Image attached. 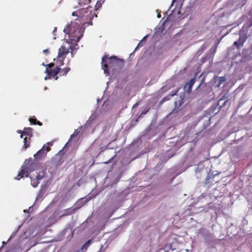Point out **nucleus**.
Returning <instances> with one entry per match:
<instances>
[{
	"instance_id": "11",
	"label": "nucleus",
	"mask_w": 252,
	"mask_h": 252,
	"mask_svg": "<svg viewBox=\"0 0 252 252\" xmlns=\"http://www.w3.org/2000/svg\"><path fill=\"white\" fill-rule=\"evenodd\" d=\"M72 41H73L69 40V39L66 40V43H67L68 44L70 45L69 48H68V49L69 50H71L70 53L71 54L72 57H73L72 50L74 49H77L78 48V45L77 43H75V44L72 43Z\"/></svg>"
},
{
	"instance_id": "27",
	"label": "nucleus",
	"mask_w": 252,
	"mask_h": 252,
	"mask_svg": "<svg viewBox=\"0 0 252 252\" xmlns=\"http://www.w3.org/2000/svg\"><path fill=\"white\" fill-rule=\"evenodd\" d=\"M72 15V16H77L79 17V10L73 12Z\"/></svg>"
},
{
	"instance_id": "5",
	"label": "nucleus",
	"mask_w": 252,
	"mask_h": 252,
	"mask_svg": "<svg viewBox=\"0 0 252 252\" xmlns=\"http://www.w3.org/2000/svg\"><path fill=\"white\" fill-rule=\"evenodd\" d=\"M69 53V49L68 48H66L65 45H62L59 49L57 58L59 59L63 57V59H64L66 55Z\"/></svg>"
},
{
	"instance_id": "22",
	"label": "nucleus",
	"mask_w": 252,
	"mask_h": 252,
	"mask_svg": "<svg viewBox=\"0 0 252 252\" xmlns=\"http://www.w3.org/2000/svg\"><path fill=\"white\" fill-rule=\"evenodd\" d=\"M91 241L92 240H88L87 242H86L84 245H83L82 246V249H87V248L90 246V245L91 244Z\"/></svg>"
},
{
	"instance_id": "12",
	"label": "nucleus",
	"mask_w": 252,
	"mask_h": 252,
	"mask_svg": "<svg viewBox=\"0 0 252 252\" xmlns=\"http://www.w3.org/2000/svg\"><path fill=\"white\" fill-rule=\"evenodd\" d=\"M195 83V79L194 78H192L190 79L189 82L187 83V84L185 86V88H187V92L188 93H190L192 90V86L194 85Z\"/></svg>"
},
{
	"instance_id": "6",
	"label": "nucleus",
	"mask_w": 252,
	"mask_h": 252,
	"mask_svg": "<svg viewBox=\"0 0 252 252\" xmlns=\"http://www.w3.org/2000/svg\"><path fill=\"white\" fill-rule=\"evenodd\" d=\"M46 145H44L42 148L39 150L34 155V160H38L41 159L46 154L45 152V147Z\"/></svg>"
},
{
	"instance_id": "32",
	"label": "nucleus",
	"mask_w": 252,
	"mask_h": 252,
	"mask_svg": "<svg viewBox=\"0 0 252 252\" xmlns=\"http://www.w3.org/2000/svg\"><path fill=\"white\" fill-rule=\"evenodd\" d=\"M225 97H224V96H222V97H221V99H220V100H219V103H220V101H221V100H223V99H225Z\"/></svg>"
},
{
	"instance_id": "39",
	"label": "nucleus",
	"mask_w": 252,
	"mask_h": 252,
	"mask_svg": "<svg viewBox=\"0 0 252 252\" xmlns=\"http://www.w3.org/2000/svg\"><path fill=\"white\" fill-rule=\"evenodd\" d=\"M175 0H173V1H172V3H173V2H174Z\"/></svg>"
},
{
	"instance_id": "14",
	"label": "nucleus",
	"mask_w": 252,
	"mask_h": 252,
	"mask_svg": "<svg viewBox=\"0 0 252 252\" xmlns=\"http://www.w3.org/2000/svg\"><path fill=\"white\" fill-rule=\"evenodd\" d=\"M31 140L28 139V137H25L24 138V147L23 148L26 150L30 146Z\"/></svg>"
},
{
	"instance_id": "23",
	"label": "nucleus",
	"mask_w": 252,
	"mask_h": 252,
	"mask_svg": "<svg viewBox=\"0 0 252 252\" xmlns=\"http://www.w3.org/2000/svg\"><path fill=\"white\" fill-rule=\"evenodd\" d=\"M46 145V147H45V152L47 153V152L49 151L50 150V146L52 145L50 142H48Z\"/></svg>"
},
{
	"instance_id": "3",
	"label": "nucleus",
	"mask_w": 252,
	"mask_h": 252,
	"mask_svg": "<svg viewBox=\"0 0 252 252\" xmlns=\"http://www.w3.org/2000/svg\"><path fill=\"white\" fill-rule=\"evenodd\" d=\"M123 62L124 60L120 59L115 56L109 58L107 55H105L102 58V68L104 70V73L108 74L109 73L108 67L117 66L120 63H123Z\"/></svg>"
},
{
	"instance_id": "30",
	"label": "nucleus",
	"mask_w": 252,
	"mask_h": 252,
	"mask_svg": "<svg viewBox=\"0 0 252 252\" xmlns=\"http://www.w3.org/2000/svg\"><path fill=\"white\" fill-rule=\"evenodd\" d=\"M52 77H53V78L55 79V80H57L58 79V76H57V75H56V76L55 75H53L52 76H51Z\"/></svg>"
},
{
	"instance_id": "16",
	"label": "nucleus",
	"mask_w": 252,
	"mask_h": 252,
	"mask_svg": "<svg viewBox=\"0 0 252 252\" xmlns=\"http://www.w3.org/2000/svg\"><path fill=\"white\" fill-rule=\"evenodd\" d=\"M31 179L32 186L34 188L36 187L39 183V180L36 178L35 179H32V178H31Z\"/></svg>"
},
{
	"instance_id": "25",
	"label": "nucleus",
	"mask_w": 252,
	"mask_h": 252,
	"mask_svg": "<svg viewBox=\"0 0 252 252\" xmlns=\"http://www.w3.org/2000/svg\"><path fill=\"white\" fill-rule=\"evenodd\" d=\"M79 133V131H78V129L75 130L74 133L71 135L70 139L72 138L74 136L77 135Z\"/></svg>"
},
{
	"instance_id": "8",
	"label": "nucleus",
	"mask_w": 252,
	"mask_h": 252,
	"mask_svg": "<svg viewBox=\"0 0 252 252\" xmlns=\"http://www.w3.org/2000/svg\"><path fill=\"white\" fill-rule=\"evenodd\" d=\"M77 209V208H72L66 209L63 211V214L60 216V218L71 215L74 214Z\"/></svg>"
},
{
	"instance_id": "28",
	"label": "nucleus",
	"mask_w": 252,
	"mask_h": 252,
	"mask_svg": "<svg viewBox=\"0 0 252 252\" xmlns=\"http://www.w3.org/2000/svg\"><path fill=\"white\" fill-rule=\"evenodd\" d=\"M211 177L210 175H208L206 178V184L209 183V180H210Z\"/></svg>"
},
{
	"instance_id": "33",
	"label": "nucleus",
	"mask_w": 252,
	"mask_h": 252,
	"mask_svg": "<svg viewBox=\"0 0 252 252\" xmlns=\"http://www.w3.org/2000/svg\"><path fill=\"white\" fill-rule=\"evenodd\" d=\"M56 31H57V28H56V27H55V28H54V31H53V33H54L55 32H56Z\"/></svg>"
},
{
	"instance_id": "21",
	"label": "nucleus",
	"mask_w": 252,
	"mask_h": 252,
	"mask_svg": "<svg viewBox=\"0 0 252 252\" xmlns=\"http://www.w3.org/2000/svg\"><path fill=\"white\" fill-rule=\"evenodd\" d=\"M45 175V172H39L38 175L36 176V178L38 179V180L41 179L44 177Z\"/></svg>"
},
{
	"instance_id": "2",
	"label": "nucleus",
	"mask_w": 252,
	"mask_h": 252,
	"mask_svg": "<svg viewBox=\"0 0 252 252\" xmlns=\"http://www.w3.org/2000/svg\"><path fill=\"white\" fill-rule=\"evenodd\" d=\"M36 166L37 163L35 160L32 161L31 158L26 159L21 167V170L19 171L17 176L15 177V179L19 180L20 179L23 178L24 176L26 177H28L30 173L35 170Z\"/></svg>"
},
{
	"instance_id": "37",
	"label": "nucleus",
	"mask_w": 252,
	"mask_h": 252,
	"mask_svg": "<svg viewBox=\"0 0 252 252\" xmlns=\"http://www.w3.org/2000/svg\"><path fill=\"white\" fill-rule=\"evenodd\" d=\"M217 48V45H216V48L215 49V52L216 51Z\"/></svg>"
},
{
	"instance_id": "26",
	"label": "nucleus",
	"mask_w": 252,
	"mask_h": 252,
	"mask_svg": "<svg viewBox=\"0 0 252 252\" xmlns=\"http://www.w3.org/2000/svg\"><path fill=\"white\" fill-rule=\"evenodd\" d=\"M54 66V63H51L46 65V68H48L49 69H52V68Z\"/></svg>"
},
{
	"instance_id": "34",
	"label": "nucleus",
	"mask_w": 252,
	"mask_h": 252,
	"mask_svg": "<svg viewBox=\"0 0 252 252\" xmlns=\"http://www.w3.org/2000/svg\"><path fill=\"white\" fill-rule=\"evenodd\" d=\"M226 102H227V100H226V101L224 102V103L222 104V106H221L220 107H222V106H223L225 104V103H226Z\"/></svg>"
},
{
	"instance_id": "20",
	"label": "nucleus",
	"mask_w": 252,
	"mask_h": 252,
	"mask_svg": "<svg viewBox=\"0 0 252 252\" xmlns=\"http://www.w3.org/2000/svg\"><path fill=\"white\" fill-rule=\"evenodd\" d=\"M146 36H144L143 38L138 43L136 48H135V50H136L138 48L143 46L145 44L146 42L145 39L146 38Z\"/></svg>"
},
{
	"instance_id": "9",
	"label": "nucleus",
	"mask_w": 252,
	"mask_h": 252,
	"mask_svg": "<svg viewBox=\"0 0 252 252\" xmlns=\"http://www.w3.org/2000/svg\"><path fill=\"white\" fill-rule=\"evenodd\" d=\"M90 15V13L86 8H82L79 9V18L83 19L84 17H87Z\"/></svg>"
},
{
	"instance_id": "36",
	"label": "nucleus",
	"mask_w": 252,
	"mask_h": 252,
	"mask_svg": "<svg viewBox=\"0 0 252 252\" xmlns=\"http://www.w3.org/2000/svg\"><path fill=\"white\" fill-rule=\"evenodd\" d=\"M158 18H160V14H158Z\"/></svg>"
},
{
	"instance_id": "24",
	"label": "nucleus",
	"mask_w": 252,
	"mask_h": 252,
	"mask_svg": "<svg viewBox=\"0 0 252 252\" xmlns=\"http://www.w3.org/2000/svg\"><path fill=\"white\" fill-rule=\"evenodd\" d=\"M150 108H148L144 110L142 113H141L140 115L139 116V117H141L143 115L146 114L147 112H149Z\"/></svg>"
},
{
	"instance_id": "18",
	"label": "nucleus",
	"mask_w": 252,
	"mask_h": 252,
	"mask_svg": "<svg viewBox=\"0 0 252 252\" xmlns=\"http://www.w3.org/2000/svg\"><path fill=\"white\" fill-rule=\"evenodd\" d=\"M248 35L246 33H242L241 31L240 32L239 38L243 40L245 43L248 38Z\"/></svg>"
},
{
	"instance_id": "35",
	"label": "nucleus",
	"mask_w": 252,
	"mask_h": 252,
	"mask_svg": "<svg viewBox=\"0 0 252 252\" xmlns=\"http://www.w3.org/2000/svg\"><path fill=\"white\" fill-rule=\"evenodd\" d=\"M42 65H43V66H46L47 64H45L44 63H43Z\"/></svg>"
},
{
	"instance_id": "13",
	"label": "nucleus",
	"mask_w": 252,
	"mask_h": 252,
	"mask_svg": "<svg viewBox=\"0 0 252 252\" xmlns=\"http://www.w3.org/2000/svg\"><path fill=\"white\" fill-rule=\"evenodd\" d=\"M244 42L240 38L238 41H236L233 43V45L237 47V48L240 49L244 45Z\"/></svg>"
},
{
	"instance_id": "1",
	"label": "nucleus",
	"mask_w": 252,
	"mask_h": 252,
	"mask_svg": "<svg viewBox=\"0 0 252 252\" xmlns=\"http://www.w3.org/2000/svg\"><path fill=\"white\" fill-rule=\"evenodd\" d=\"M84 23L78 24L77 22H71L70 25L66 26L63 32L68 35L69 39L78 42L83 35L85 29L83 28Z\"/></svg>"
},
{
	"instance_id": "15",
	"label": "nucleus",
	"mask_w": 252,
	"mask_h": 252,
	"mask_svg": "<svg viewBox=\"0 0 252 252\" xmlns=\"http://www.w3.org/2000/svg\"><path fill=\"white\" fill-rule=\"evenodd\" d=\"M29 121L33 125H37L40 126L42 125V123H41L39 121H37L36 118H35L34 117H33L32 118H30L29 119Z\"/></svg>"
},
{
	"instance_id": "10",
	"label": "nucleus",
	"mask_w": 252,
	"mask_h": 252,
	"mask_svg": "<svg viewBox=\"0 0 252 252\" xmlns=\"http://www.w3.org/2000/svg\"><path fill=\"white\" fill-rule=\"evenodd\" d=\"M225 81L226 78L225 76L217 77L215 78V83L216 87H219L222 84V83L224 82Z\"/></svg>"
},
{
	"instance_id": "19",
	"label": "nucleus",
	"mask_w": 252,
	"mask_h": 252,
	"mask_svg": "<svg viewBox=\"0 0 252 252\" xmlns=\"http://www.w3.org/2000/svg\"><path fill=\"white\" fill-rule=\"evenodd\" d=\"M105 0H97L95 5V9L96 10H98L100 7H101V5L105 1Z\"/></svg>"
},
{
	"instance_id": "38",
	"label": "nucleus",
	"mask_w": 252,
	"mask_h": 252,
	"mask_svg": "<svg viewBox=\"0 0 252 252\" xmlns=\"http://www.w3.org/2000/svg\"><path fill=\"white\" fill-rule=\"evenodd\" d=\"M175 94H171V96H173V95H175Z\"/></svg>"
},
{
	"instance_id": "7",
	"label": "nucleus",
	"mask_w": 252,
	"mask_h": 252,
	"mask_svg": "<svg viewBox=\"0 0 252 252\" xmlns=\"http://www.w3.org/2000/svg\"><path fill=\"white\" fill-rule=\"evenodd\" d=\"M61 69V68L59 66H57L53 69L46 68L45 72L49 76H52L53 75H55L56 76L58 73H60Z\"/></svg>"
},
{
	"instance_id": "29",
	"label": "nucleus",
	"mask_w": 252,
	"mask_h": 252,
	"mask_svg": "<svg viewBox=\"0 0 252 252\" xmlns=\"http://www.w3.org/2000/svg\"><path fill=\"white\" fill-rule=\"evenodd\" d=\"M43 52L44 54L47 55L49 53V51L48 49H45V50H43Z\"/></svg>"
},
{
	"instance_id": "4",
	"label": "nucleus",
	"mask_w": 252,
	"mask_h": 252,
	"mask_svg": "<svg viewBox=\"0 0 252 252\" xmlns=\"http://www.w3.org/2000/svg\"><path fill=\"white\" fill-rule=\"evenodd\" d=\"M17 132L21 134L20 138H21L23 137L24 135H26V137H28V139L31 140L33 136L32 130L31 127H25L24 130H18Z\"/></svg>"
},
{
	"instance_id": "31",
	"label": "nucleus",
	"mask_w": 252,
	"mask_h": 252,
	"mask_svg": "<svg viewBox=\"0 0 252 252\" xmlns=\"http://www.w3.org/2000/svg\"><path fill=\"white\" fill-rule=\"evenodd\" d=\"M138 104H139V103H138V102L136 103H135V104L133 106V107H137V106L138 105Z\"/></svg>"
},
{
	"instance_id": "17",
	"label": "nucleus",
	"mask_w": 252,
	"mask_h": 252,
	"mask_svg": "<svg viewBox=\"0 0 252 252\" xmlns=\"http://www.w3.org/2000/svg\"><path fill=\"white\" fill-rule=\"evenodd\" d=\"M70 70V68L69 67H66L63 69L62 70L60 71V76H64L66 75V74L68 73V72Z\"/></svg>"
}]
</instances>
